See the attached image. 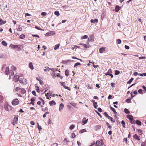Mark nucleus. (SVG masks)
Here are the masks:
<instances>
[{
	"instance_id": "6",
	"label": "nucleus",
	"mask_w": 146,
	"mask_h": 146,
	"mask_svg": "<svg viewBox=\"0 0 146 146\" xmlns=\"http://www.w3.org/2000/svg\"><path fill=\"white\" fill-rule=\"evenodd\" d=\"M9 47L12 49H16L17 48H19V45H15L13 44H10L9 45Z\"/></svg>"
},
{
	"instance_id": "51",
	"label": "nucleus",
	"mask_w": 146,
	"mask_h": 146,
	"mask_svg": "<svg viewBox=\"0 0 146 146\" xmlns=\"http://www.w3.org/2000/svg\"><path fill=\"white\" fill-rule=\"evenodd\" d=\"M35 28L36 29H38V30H42V29H41L40 28H39V27H38L37 26H35Z\"/></svg>"
},
{
	"instance_id": "55",
	"label": "nucleus",
	"mask_w": 146,
	"mask_h": 146,
	"mask_svg": "<svg viewBox=\"0 0 146 146\" xmlns=\"http://www.w3.org/2000/svg\"><path fill=\"white\" fill-rule=\"evenodd\" d=\"M90 146H97L95 142H94V143H92L91 145Z\"/></svg>"
},
{
	"instance_id": "3",
	"label": "nucleus",
	"mask_w": 146,
	"mask_h": 146,
	"mask_svg": "<svg viewBox=\"0 0 146 146\" xmlns=\"http://www.w3.org/2000/svg\"><path fill=\"white\" fill-rule=\"evenodd\" d=\"M18 120V115H15V117L13 121V122L12 123H13V125H15L17 123Z\"/></svg>"
},
{
	"instance_id": "7",
	"label": "nucleus",
	"mask_w": 146,
	"mask_h": 146,
	"mask_svg": "<svg viewBox=\"0 0 146 146\" xmlns=\"http://www.w3.org/2000/svg\"><path fill=\"white\" fill-rule=\"evenodd\" d=\"M88 121V119H86V118L84 117L82 120V124L83 125L86 124Z\"/></svg>"
},
{
	"instance_id": "18",
	"label": "nucleus",
	"mask_w": 146,
	"mask_h": 146,
	"mask_svg": "<svg viewBox=\"0 0 146 146\" xmlns=\"http://www.w3.org/2000/svg\"><path fill=\"white\" fill-rule=\"evenodd\" d=\"M29 67L31 70H33L34 69L32 63L31 62L29 63Z\"/></svg>"
},
{
	"instance_id": "5",
	"label": "nucleus",
	"mask_w": 146,
	"mask_h": 146,
	"mask_svg": "<svg viewBox=\"0 0 146 146\" xmlns=\"http://www.w3.org/2000/svg\"><path fill=\"white\" fill-rule=\"evenodd\" d=\"M19 82L23 84H27L26 80L24 78H20L19 79Z\"/></svg>"
},
{
	"instance_id": "15",
	"label": "nucleus",
	"mask_w": 146,
	"mask_h": 146,
	"mask_svg": "<svg viewBox=\"0 0 146 146\" xmlns=\"http://www.w3.org/2000/svg\"><path fill=\"white\" fill-rule=\"evenodd\" d=\"M111 73L112 71L111 70V69H109L108 70V72L106 73H105V74L106 76L109 75Z\"/></svg>"
},
{
	"instance_id": "21",
	"label": "nucleus",
	"mask_w": 146,
	"mask_h": 146,
	"mask_svg": "<svg viewBox=\"0 0 146 146\" xmlns=\"http://www.w3.org/2000/svg\"><path fill=\"white\" fill-rule=\"evenodd\" d=\"M60 45V44H56L54 46V49L55 50H56L58 49L59 47V46Z\"/></svg>"
},
{
	"instance_id": "23",
	"label": "nucleus",
	"mask_w": 146,
	"mask_h": 146,
	"mask_svg": "<svg viewBox=\"0 0 146 146\" xmlns=\"http://www.w3.org/2000/svg\"><path fill=\"white\" fill-rule=\"evenodd\" d=\"M93 104L94 108L95 109H97V107L98 106L97 103L96 102H94L93 103Z\"/></svg>"
},
{
	"instance_id": "57",
	"label": "nucleus",
	"mask_w": 146,
	"mask_h": 146,
	"mask_svg": "<svg viewBox=\"0 0 146 146\" xmlns=\"http://www.w3.org/2000/svg\"><path fill=\"white\" fill-rule=\"evenodd\" d=\"M41 15L43 16H45L46 15V13L45 12H42L41 13Z\"/></svg>"
},
{
	"instance_id": "22",
	"label": "nucleus",
	"mask_w": 146,
	"mask_h": 146,
	"mask_svg": "<svg viewBox=\"0 0 146 146\" xmlns=\"http://www.w3.org/2000/svg\"><path fill=\"white\" fill-rule=\"evenodd\" d=\"M25 37V35L23 34H22L19 36V38L20 39H23Z\"/></svg>"
},
{
	"instance_id": "27",
	"label": "nucleus",
	"mask_w": 146,
	"mask_h": 146,
	"mask_svg": "<svg viewBox=\"0 0 146 146\" xmlns=\"http://www.w3.org/2000/svg\"><path fill=\"white\" fill-rule=\"evenodd\" d=\"M1 43L3 45L5 46H6L7 45V43L5 41H2V42Z\"/></svg>"
},
{
	"instance_id": "38",
	"label": "nucleus",
	"mask_w": 146,
	"mask_h": 146,
	"mask_svg": "<svg viewBox=\"0 0 146 146\" xmlns=\"http://www.w3.org/2000/svg\"><path fill=\"white\" fill-rule=\"evenodd\" d=\"M120 73V72L117 70L115 71V75H118Z\"/></svg>"
},
{
	"instance_id": "61",
	"label": "nucleus",
	"mask_w": 146,
	"mask_h": 146,
	"mask_svg": "<svg viewBox=\"0 0 146 146\" xmlns=\"http://www.w3.org/2000/svg\"><path fill=\"white\" fill-rule=\"evenodd\" d=\"M52 33V31H50L48 33H47L46 34V35H51V33Z\"/></svg>"
},
{
	"instance_id": "28",
	"label": "nucleus",
	"mask_w": 146,
	"mask_h": 146,
	"mask_svg": "<svg viewBox=\"0 0 146 146\" xmlns=\"http://www.w3.org/2000/svg\"><path fill=\"white\" fill-rule=\"evenodd\" d=\"M80 44L82 45L84 47H85L86 48H89V47L88 46H87L86 44L81 43Z\"/></svg>"
},
{
	"instance_id": "26",
	"label": "nucleus",
	"mask_w": 146,
	"mask_h": 146,
	"mask_svg": "<svg viewBox=\"0 0 146 146\" xmlns=\"http://www.w3.org/2000/svg\"><path fill=\"white\" fill-rule=\"evenodd\" d=\"M94 40V37L93 35L90 36V40L91 41H93Z\"/></svg>"
},
{
	"instance_id": "58",
	"label": "nucleus",
	"mask_w": 146,
	"mask_h": 146,
	"mask_svg": "<svg viewBox=\"0 0 146 146\" xmlns=\"http://www.w3.org/2000/svg\"><path fill=\"white\" fill-rule=\"evenodd\" d=\"M32 93L33 95H34L35 96H36V92L35 91H34V90L33 91H32Z\"/></svg>"
},
{
	"instance_id": "60",
	"label": "nucleus",
	"mask_w": 146,
	"mask_h": 146,
	"mask_svg": "<svg viewBox=\"0 0 146 146\" xmlns=\"http://www.w3.org/2000/svg\"><path fill=\"white\" fill-rule=\"evenodd\" d=\"M95 111L96 112V113L97 114H98V115L100 116V117H102V116L101 115V114L100 113L98 112V111H96V110H95Z\"/></svg>"
},
{
	"instance_id": "19",
	"label": "nucleus",
	"mask_w": 146,
	"mask_h": 146,
	"mask_svg": "<svg viewBox=\"0 0 146 146\" xmlns=\"http://www.w3.org/2000/svg\"><path fill=\"white\" fill-rule=\"evenodd\" d=\"M69 71L68 70H66L65 71V75L66 76H68L69 75Z\"/></svg>"
},
{
	"instance_id": "29",
	"label": "nucleus",
	"mask_w": 146,
	"mask_h": 146,
	"mask_svg": "<svg viewBox=\"0 0 146 146\" xmlns=\"http://www.w3.org/2000/svg\"><path fill=\"white\" fill-rule=\"evenodd\" d=\"M133 78H131L130 79L129 81L127 82V84H130L132 82V81L133 80Z\"/></svg>"
},
{
	"instance_id": "42",
	"label": "nucleus",
	"mask_w": 146,
	"mask_h": 146,
	"mask_svg": "<svg viewBox=\"0 0 146 146\" xmlns=\"http://www.w3.org/2000/svg\"><path fill=\"white\" fill-rule=\"evenodd\" d=\"M49 112H46L43 115V117H46V115L47 114H48Z\"/></svg>"
},
{
	"instance_id": "35",
	"label": "nucleus",
	"mask_w": 146,
	"mask_h": 146,
	"mask_svg": "<svg viewBox=\"0 0 146 146\" xmlns=\"http://www.w3.org/2000/svg\"><path fill=\"white\" fill-rule=\"evenodd\" d=\"M6 22V21H3L1 19V25L4 24Z\"/></svg>"
},
{
	"instance_id": "20",
	"label": "nucleus",
	"mask_w": 146,
	"mask_h": 146,
	"mask_svg": "<svg viewBox=\"0 0 146 146\" xmlns=\"http://www.w3.org/2000/svg\"><path fill=\"white\" fill-rule=\"evenodd\" d=\"M98 20L96 19H95L94 20L91 19L90 20V22L92 23H97L98 22Z\"/></svg>"
},
{
	"instance_id": "40",
	"label": "nucleus",
	"mask_w": 146,
	"mask_h": 146,
	"mask_svg": "<svg viewBox=\"0 0 146 146\" xmlns=\"http://www.w3.org/2000/svg\"><path fill=\"white\" fill-rule=\"evenodd\" d=\"M75 127V126L74 125H70V129L71 130L73 129Z\"/></svg>"
},
{
	"instance_id": "46",
	"label": "nucleus",
	"mask_w": 146,
	"mask_h": 146,
	"mask_svg": "<svg viewBox=\"0 0 146 146\" xmlns=\"http://www.w3.org/2000/svg\"><path fill=\"white\" fill-rule=\"evenodd\" d=\"M60 84L61 85L63 86L64 88L66 86L64 85V82H60Z\"/></svg>"
},
{
	"instance_id": "8",
	"label": "nucleus",
	"mask_w": 146,
	"mask_h": 146,
	"mask_svg": "<svg viewBox=\"0 0 146 146\" xmlns=\"http://www.w3.org/2000/svg\"><path fill=\"white\" fill-rule=\"evenodd\" d=\"M96 145L97 146H102L103 145L102 142L99 141H97L96 142Z\"/></svg>"
},
{
	"instance_id": "9",
	"label": "nucleus",
	"mask_w": 146,
	"mask_h": 146,
	"mask_svg": "<svg viewBox=\"0 0 146 146\" xmlns=\"http://www.w3.org/2000/svg\"><path fill=\"white\" fill-rule=\"evenodd\" d=\"M49 103L50 106L55 105L56 104L55 102L53 100L50 101Z\"/></svg>"
},
{
	"instance_id": "1",
	"label": "nucleus",
	"mask_w": 146,
	"mask_h": 146,
	"mask_svg": "<svg viewBox=\"0 0 146 146\" xmlns=\"http://www.w3.org/2000/svg\"><path fill=\"white\" fill-rule=\"evenodd\" d=\"M16 68L12 66L11 67V70H9L8 67L5 64L3 65L2 68V70L7 75H9V76H13L14 75V73L13 71L16 70Z\"/></svg>"
},
{
	"instance_id": "41",
	"label": "nucleus",
	"mask_w": 146,
	"mask_h": 146,
	"mask_svg": "<svg viewBox=\"0 0 146 146\" xmlns=\"http://www.w3.org/2000/svg\"><path fill=\"white\" fill-rule=\"evenodd\" d=\"M106 124L108 127L110 129H111V127L110 124L108 122L106 123Z\"/></svg>"
},
{
	"instance_id": "50",
	"label": "nucleus",
	"mask_w": 146,
	"mask_h": 146,
	"mask_svg": "<svg viewBox=\"0 0 146 146\" xmlns=\"http://www.w3.org/2000/svg\"><path fill=\"white\" fill-rule=\"evenodd\" d=\"M131 123L132 124H135V120H134L133 119L132 120H131L130 121Z\"/></svg>"
},
{
	"instance_id": "62",
	"label": "nucleus",
	"mask_w": 146,
	"mask_h": 146,
	"mask_svg": "<svg viewBox=\"0 0 146 146\" xmlns=\"http://www.w3.org/2000/svg\"><path fill=\"white\" fill-rule=\"evenodd\" d=\"M108 119H110L111 121H112L113 118L112 117L109 116H108Z\"/></svg>"
},
{
	"instance_id": "44",
	"label": "nucleus",
	"mask_w": 146,
	"mask_h": 146,
	"mask_svg": "<svg viewBox=\"0 0 146 146\" xmlns=\"http://www.w3.org/2000/svg\"><path fill=\"white\" fill-rule=\"evenodd\" d=\"M17 31H21L22 30V28L20 26H19V27L17 28Z\"/></svg>"
},
{
	"instance_id": "37",
	"label": "nucleus",
	"mask_w": 146,
	"mask_h": 146,
	"mask_svg": "<svg viewBox=\"0 0 146 146\" xmlns=\"http://www.w3.org/2000/svg\"><path fill=\"white\" fill-rule=\"evenodd\" d=\"M141 146H146V141L142 143Z\"/></svg>"
},
{
	"instance_id": "56",
	"label": "nucleus",
	"mask_w": 146,
	"mask_h": 146,
	"mask_svg": "<svg viewBox=\"0 0 146 146\" xmlns=\"http://www.w3.org/2000/svg\"><path fill=\"white\" fill-rule=\"evenodd\" d=\"M138 92L141 94H143L142 93V90L141 89H140L138 90Z\"/></svg>"
},
{
	"instance_id": "64",
	"label": "nucleus",
	"mask_w": 146,
	"mask_h": 146,
	"mask_svg": "<svg viewBox=\"0 0 146 146\" xmlns=\"http://www.w3.org/2000/svg\"><path fill=\"white\" fill-rule=\"evenodd\" d=\"M52 146H58V144L56 143H54L52 144Z\"/></svg>"
},
{
	"instance_id": "14",
	"label": "nucleus",
	"mask_w": 146,
	"mask_h": 146,
	"mask_svg": "<svg viewBox=\"0 0 146 146\" xmlns=\"http://www.w3.org/2000/svg\"><path fill=\"white\" fill-rule=\"evenodd\" d=\"M64 105L62 103H61L60 105V107L59 108V110L60 111H61V110L62 109L64 108Z\"/></svg>"
},
{
	"instance_id": "16",
	"label": "nucleus",
	"mask_w": 146,
	"mask_h": 146,
	"mask_svg": "<svg viewBox=\"0 0 146 146\" xmlns=\"http://www.w3.org/2000/svg\"><path fill=\"white\" fill-rule=\"evenodd\" d=\"M120 7L119 6H116L115 10L116 12H118L120 10Z\"/></svg>"
},
{
	"instance_id": "24",
	"label": "nucleus",
	"mask_w": 146,
	"mask_h": 146,
	"mask_svg": "<svg viewBox=\"0 0 146 146\" xmlns=\"http://www.w3.org/2000/svg\"><path fill=\"white\" fill-rule=\"evenodd\" d=\"M124 111L126 114H129L130 113L129 111L127 108H125L124 110Z\"/></svg>"
},
{
	"instance_id": "30",
	"label": "nucleus",
	"mask_w": 146,
	"mask_h": 146,
	"mask_svg": "<svg viewBox=\"0 0 146 146\" xmlns=\"http://www.w3.org/2000/svg\"><path fill=\"white\" fill-rule=\"evenodd\" d=\"M2 100H5V96L1 95V102Z\"/></svg>"
},
{
	"instance_id": "53",
	"label": "nucleus",
	"mask_w": 146,
	"mask_h": 146,
	"mask_svg": "<svg viewBox=\"0 0 146 146\" xmlns=\"http://www.w3.org/2000/svg\"><path fill=\"white\" fill-rule=\"evenodd\" d=\"M115 83L113 82H112L111 83V85L112 87H115Z\"/></svg>"
},
{
	"instance_id": "39",
	"label": "nucleus",
	"mask_w": 146,
	"mask_h": 146,
	"mask_svg": "<svg viewBox=\"0 0 146 146\" xmlns=\"http://www.w3.org/2000/svg\"><path fill=\"white\" fill-rule=\"evenodd\" d=\"M121 41L119 39H118L117 40V43L118 44H120L121 43Z\"/></svg>"
},
{
	"instance_id": "4",
	"label": "nucleus",
	"mask_w": 146,
	"mask_h": 146,
	"mask_svg": "<svg viewBox=\"0 0 146 146\" xmlns=\"http://www.w3.org/2000/svg\"><path fill=\"white\" fill-rule=\"evenodd\" d=\"M19 100L16 98L13 99L12 102V104L14 106H15L18 105L19 103Z\"/></svg>"
},
{
	"instance_id": "10",
	"label": "nucleus",
	"mask_w": 146,
	"mask_h": 146,
	"mask_svg": "<svg viewBox=\"0 0 146 146\" xmlns=\"http://www.w3.org/2000/svg\"><path fill=\"white\" fill-rule=\"evenodd\" d=\"M133 137L134 139L137 140H140V139H139L140 137L138 136L137 134L134 135H133Z\"/></svg>"
},
{
	"instance_id": "33",
	"label": "nucleus",
	"mask_w": 146,
	"mask_h": 146,
	"mask_svg": "<svg viewBox=\"0 0 146 146\" xmlns=\"http://www.w3.org/2000/svg\"><path fill=\"white\" fill-rule=\"evenodd\" d=\"M121 123L122 125V126L123 127H125V121L123 120H122L121 122Z\"/></svg>"
},
{
	"instance_id": "48",
	"label": "nucleus",
	"mask_w": 146,
	"mask_h": 146,
	"mask_svg": "<svg viewBox=\"0 0 146 146\" xmlns=\"http://www.w3.org/2000/svg\"><path fill=\"white\" fill-rule=\"evenodd\" d=\"M131 99H129V98L127 99L126 100V102L128 103H130L131 102Z\"/></svg>"
},
{
	"instance_id": "34",
	"label": "nucleus",
	"mask_w": 146,
	"mask_h": 146,
	"mask_svg": "<svg viewBox=\"0 0 146 146\" xmlns=\"http://www.w3.org/2000/svg\"><path fill=\"white\" fill-rule=\"evenodd\" d=\"M88 36L87 35H85L82 36L81 37V38L82 39H86L88 38Z\"/></svg>"
},
{
	"instance_id": "54",
	"label": "nucleus",
	"mask_w": 146,
	"mask_h": 146,
	"mask_svg": "<svg viewBox=\"0 0 146 146\" xmlns=\"http://www.w3.org/2000/svg\"><path fill=\"white\" fill-rule=\"evenodd\" d=\"M76 137V135L74 133L72 134V138H74Z\"/></svg>"
},
{
	"instance_id": "45",
	"label": "nucleus",
	"mask_w": 146,
	"mask_h": 146,
	"mask_svg": "<svg viewBox=\"0 0 146 146\" xmlns=\"http://www.w3.org/2000/svg\"><path fill=\"white\" fill-rule=\"evenodd\" d=\"M21 88H20L19 87H17L15 88V91H20L21 90Z\"/></svg>"
},
{
	"instance_id": "49",
	"label": "nucleus",
	"mask_w": 146,
	"mask_h": 146,
	"mask_svg": "<svg viewBox=\"0 0 146 146\" xmlns=\"http://www.w3.org/2000/svg\"><path fill=\"white\" fill-rule=\"evenodd\" d=\"M123 142L125 141L126 143L127 144V138H124L123 139Z\"/></svg>"
},
{
	"instance_id": "43",
	"label": "nucleus",
	"mask_w": 146,
	"mask_h": 146,
	"mask_svg": "<svg viewBox=\"0 0 146 146\" xmlns=\"http://www.w3.org/2000/svg\"><path fill=\"white\" fill-rule=\"evenodd\" d=\"M54 14L57 16H58L60 15L59 12L58 11H55L54 12Z\"/></svg>"
},
{
	"instance_id": "32",
	"label": "nucleus",
	"mask_w": 146,
	"mask_h": 146,
	"mask_svg": "<svg viewBox=\"0 0 146 146\" xmlns=\"http://www.w3.org/2000/svg\"><path fill=\"white\" fill-rule=\"evenodd\" d=\"M81 65V64L80 63V62H77L76 63L74 66V67L78 66H79V65Z\"/></svg>"
},
{
	"instance_id": "13",
	"label": "nucleus",
	"mask_w": 146,
	"mask_h": 146,
	"mask_svg": "<svg viewBox=\"0 0 146 146\" xmlns=\"http://www.w3.org/2000/svg\"><path fill=\"white\" fill-rule=\"evenodd\" d=\"M110 109L115 114H116L117 113L115 109L114 108H112L111 106H110Z\"/></svg>"
},
{
	"instance_id": "2",
	"label": "nucleus",
	"mask_w": 146,
	"mask_h": 146,
	"mask_svg": "<svg viewBox=\"0 0 146 146\" xmlns=\"http://www.w3.org/2000/svg\"><path fill=\"white\" fill-rule=\"evenodd\" d=\"M4 108L6 111H9L12 110V107L8 105L7 103H6L4 105Z\"/></svg>"
},
{
	"instance_id": "36",
	"label": "nucleus",
	"mask_w": 146,
	"mask_h": 146,
	"mask_svg": "<svg viewBox=\"0 0 146 146\" xmlns=\"http://www.w3.org/2000/svg\"><path fill=\"white\" fill-rule=\"evenodd\" d=\"M56 76L57 77H60L61 79H62L63 78V76H61L60 73H57V74Z\"/></svg>"
},
{
	"instance_id": "17",
	"label": "nucleus",
	"mask_w": 146,
	"mask_h": 146,
	"mask_svg": "<svg viewBox=\"0 0 146 146\" xmlns=\"http://www.w3.org/2000/svg\"><path fill=\"white\" fill-rule=\"evenodd\" d=\"M19 92H21L23 94H24L26 93V91L24 88H22L19 91Z\"/></svg>"
},
{
	"instance_id": "63",
	"label": "nucleus",
	"mask_w": 146,
	"mask_h": 146,
	"mask_svg": "<svg viewBox=\"0 0 146 146\" xmlns=\"http://www.w3.org/2000/svg\"><path fill=\"white\" fill-rule=\"evenodd\" d=\"M104 114L106 116V117H108V116H109L108 113L106 112H105L104 113Z\"/></svg>"
},
{
	"instance_id": "31",
	"label": "nucleus",
	"mask_w": 146,
	"mask_h": 146,
	"mask_svg": "<svg viewBox=\"0 0 146 146\" xmlns=\"http://www.w3.org/2000/svg\"><path fill=\"white\" fill-rule=\"evenodd\" d=\"M86 130L85 129H82V130H80L79 131V133H82L84 132H86Z\"/></svg>"
},
{
	"instance_id": "52",
	"label": "nucleus",
	"mask_w": 146,
	"mask_h": 146,
	"mask_svg": "<svg viewBox=\"0 0 146 146\" xmlns=\"http://www.w3.org/2000/svg\"><path fill=\"white\" fill-rule=\"evenodd\" d=\"M98 111L100 112H101L102 111V109L100 108H99L98 109Z\"/></svg>"
},
{
	"instance_id": "25",
	"label": "nucleus",
	"mask_w": 146,
	"mask_h": 146,
	"mask_svg": "<svg viewBox=\"0 0 146 146\" xmlns=\"http://www.w3.org/2000/svg\"><path fill=\"white\" fill-rule=\"evenodd\" d=\"M136 123L138 125H141V122L139 120H137Z\"/></svg>"
},
{
	"instance_id": "47",
	"label": "nucleus",
	"mask_w": 146,
	"mask_h": 146,
	"mask_svg": "<svg viewBox=\"0 0 146 146\" xmlns=\"http://www.w3.org/2000/svg\"><path fill=\"white\" fill-rule=\"evenodd\" d=\"M35 87H36V90L37 92H40L39 88V87L37 86H35Z\"/></svg>"
},
{
	"instance_id": "11",
	"label": "nucleus",
	"mask_w": 146,
	"mask_h": 146,
	"mask_svg": "<svg viewBox=\"0 0 146 146\" xmlns=\"http://www.w3.org/2000/svg\"><path fill=\"white\" fill-rule=\"evenodd\" d=\"M105 50V48L103 47L99 49V52L100 53H102Z\"/></svg>"
},
{
	"instance_id": "59",
	"label": "nucleus",
	"mask_w": 146,
	"mask_h": 146,
	"mask_svg": "<svg viewBox=\"0 0 146 146\" xmlns=\"http://www.w3.org/2000/svg\"><path fill=\"white\" fill-rule=\"evenodd\" d=\"M125 48L126 49H129V47L128 46L125 45Z\"/></svg>"
},
{
	"instance_id": "12",
	"label": "nucleus",
	"mask_w": 146,
	"mask_h": 146,
	"mask_svg": "<svg viewBox=\"0 0 146 146\" xmlns=\"http://www.w3.org/2000/svg\"><path fill=\"white\" fill-rule=\"evenodd\" d=\"M127 117L128 119L130 120V121L131 120H132V119H133V117L131 115H127Z\"/></svg>"
}]
</instances>
